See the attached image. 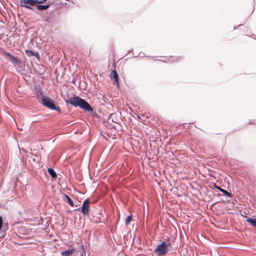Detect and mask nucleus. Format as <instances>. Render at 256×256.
I'll list each match as a JSON object with an SVG mask.
<instances>
[{
  "instance_id": "obj_1",
  "label": "nucleus",
  "mask_w": 256,
  "mask_h": 256,
  "mask_svg": "<svg viewBox=\"0 0 256 256\" xmlns=\"http://www.w3.org/2000/svg\"><path fill=\"white\" fill-rule=\"evenodd\" d=\"M68 102L75 107L78 106L86 111H92V108L90 106L86 101L78 96L70 98Z\"/></svg>"
},
{
  "instance_id": "obj_2",
  "label": "nucleus",
  "mask_w": 256,
  "mask_h": 256,
  "mask_svg": "<svg viewBox=\"0 0 256 256\" xmlns=\"http://www.w3.org/2000/svg\"><path fill=\"white\" fill-rule=\"evenodd\" d=\"M168 246V244H166L165 242H162L158 245L154 251L158 256H162L167 253Z\"/></svg>"
},
{
  "instance_id": "obj_3",
  "label": "nucleus",
  "mask_w": 256,
  "mask_h": 256,
  "mask_svg": "<svg viewBox=\"0 0 256 256\" xmlns=\"http://www.w3.org/2000/svg\"><path fill=\"white\" fill-rule=\"evenodd\" d=\"M42 104L52 110H56L58 108L54 106L52 100L47 96H44L41 99Z\"/></svg>"
},
{
  "instance_id": "obj_4",
  "label": "nucleus",
  "mask_w": 256,
  "mask_h": 256,
  "mask_svg": "<svg viewBox=\"0 0 256 256\" xmlns=\"http://www.w3.org/2000/svg\"><path fill=\"white\" fill-rule=\"evenodd\" d=\"M4 58L10 61L14 64L20 65L21 63L20 60L14 56L10 53L6 52L4 54Z\"/></svg>"
},
{
  "instance_id": "obj_5",
  "label": "nucleus",
  "mask_w": 256,
  "mask_h": 256,
  "mask_svg": "<svg viewBox=\"0 0 256 256\" xmlns=\"http://www.w3.org/2000/svg\"><path fill=\"white\" fill-rule=\"evenodd\" d=\"M89 204V201L88 200H86L84 201L82 208V212L84 214H88V206Z\"/></svg>"
},
{
  "instance_id": "obj_6",
  "label": "nucleus",
  "mask_w": 256,
  "mask_h": 256,
  "mask_svg": "<svg viewBox=\"0 0 256 256\" xmlns=\"http://www.w3.org/2000/svg\"><path fill=\"white\" fill-rule=\"evenodd\" d=\"M74 250V248L68 249L66 250L62 251L61 254L62 256H70L72 254Z\"/></svg>"
},
{
  "instance_id": "obj_7",
  "label": "nucleus",
  "mask_w": 256,
  "mask_h": 256,
  "mask_svg": "<svg viewBox=\"0 0 256 256\" xmlns=\"http://www.w3.org/2000/svg\"><path fill=\"white\" fill-rule=\"evenodd\" d=\"M110 78L114 79V82L118 84V74L116 70H112L110 74Z\"/></svg>"
},
{
  "instance_id": "obj_8",
  "label": "nucleus",
  "mask_w": 256,
  "mask_h": 256,
  "mask_svg": "<svg viewBox=\"0 0 256 256\" xmlns=\"http://www.w3.org/2000/svg\"><path fill=\"white\" fill-rule=\"evenodd\" d=\"M246 218V221L250 223L252 226L256 228V218Z\"/></svg>"
},
{
  "instance_id": "obj_9",
  "label": "nucleus",
  "mask_w": 256,
  "mask_h": 256,
  "mask_svg": "<svg viewBox=\"0 0 256 256\" xmlns=\"http://www.w3.org/2000/svg\"><path fill=\"white\" fill-rule=\"evenodd\" d=\"M21 4H29L32 6L36 4L34 0H22Z\"/></svg>"
},
{
  "instance_id": "obj_10",
  "label": "nucleus",
  "mask_w": 256,
  "mask_h": 256,
  "mask_svg": "<svg viewBox=\"0 0 256 256\" xmlns=\"http://www.w3.org/2000/svg\"><path fill=\"white\" fill-rule=\"evenodd\" d=\"M48 171L52 178H56L57 176L56 172L52 168H48Z\"/></svg>"
},
{
  "instance_id": "obj_11",
  "label": "nucleus",
  "mask_w": 256,
  "mask_h": 256,
  "mask_svg": "<svg viewBox=\"0 0 256 256\" xmlns=\"http://www.w3.org/2000/svg\"><path fill=\"white\" fill-rule=\"evenodd\" d=\"M64 197L67 200L68 202L70 205L72 206H73L74 202H73L72 200V199L68 195H66V194L64 195Z\"/></svg>"
},
{
  "instance_id": "obj_12",
  "label": "nucleus",
  "mask_w": 256,
  "mask_h": 256,
  "mask_svg": "<svg viewBox=\"0 0 256 256\" xmlns=\"http://www.w3.org/2000/svg\"><path fill=\"white\" fill-rule=\"evenodd\" d=\"M48 6V5H38V8L40 10H44L47 9Z\"/></svg>"
},
{
  "instance_id": "obj_13",
  "label": "nucleus",
  "mask_w": 256,
  "mask_h": 256,
  "mask_svg": "<svg viewBox=\"0 0 256 256\" xmlns=\"http://www.w3.org/2000/svg\"><path fill=\"white\" fill-rule=\"evenodd\" d=\"M132 218V216H129L127 217V218L126 220V224L128 225L130 222L131 221Z\"/></svg>"
},
{
  "instance_id": "obj_14",
  "label": "nucleus",
  "mask_w": 256,
  "mask_h": 256,
  "mask_svg": "<svg viewBox=\"0 0 256 256\" xmlns=\"http://www.w3.org/2000/svg\"><path fill=\"white\" fill-rule=\"evenodd\" d=\"M26 53L29 56H33V54H34V52L32 50H26Z\"/></svg>"
},
{
  "instance_id": "obj_15",
  "label": "nucleus",
  "mask_w": 256,
  "mask_h": 256,
  "mask_svg": "<svg viewBox=\"0 0 256 256\" xmlns=\"http://www.w3.org/2000/svg\"><path fill=\"white\" fill-rule=\"evenodd\" d=\"M218 188V189L220 190V192H222V193H224V194H226L227 196H230V194L228 192H227L226 190H224V189H222V188Z\"/></svg>"
},
{
  "instance_id": "obj_16",
  "label": "nucleus",
  "mask_w": 256,
  "mask_h": 256,
  "mask_svg": "<svg viewBox=\"0 0 256 256\" xmlns=\"http://www.w3.org/2000/svg\"><path fill=\"white\" fill-rule=\"evenodd\" d=\"M46 0H34L36 4H41V3L44 2Z\"/></svg>"
},
{
  "instance_id": "obj_17",
  "label": "nucleus",
  "mask_w": 256,
  "mask_h": 256,
  "mask_svg": "<svg viewBox=\"0 0 256 256\" xmlns=\"http://www.w3.org/2000/svg\"><path fill=\"white\" fill-rule=\"evenodd\" d=\"M34 56H35L36 58H37L38 59L40 58V55L38 52H34V54H33Z\"/></svg>"
},
{
  "instance_id": "obj_18",
  "label": "nucleus",
  "mask_w": 256,
  "mask_h": 256,
  "mask_svg": "<svg viewBox=\"0 0 256 256\" xmlns=\"http://www.w3.org/2000/svg\"><path fill=\"white\" fill-rule=\"evenodd\" d=\"M23 6H25L26 8H30V9H32V8L30 6H26L25 4H22Z\"/></svg>"
}]
</instances>
